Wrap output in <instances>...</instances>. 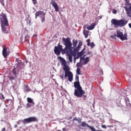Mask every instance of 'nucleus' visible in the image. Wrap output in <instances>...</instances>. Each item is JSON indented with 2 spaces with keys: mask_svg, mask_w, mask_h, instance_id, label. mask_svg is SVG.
I'll use <instances>...</instances> for the list:
<instances>
[{
  "mask_svg": "<svg viewBox=\"0 0 131 131\" xmlns=\"http://www.w3.org/2000/svg\"><path fill=\"white\" fill-rule=\"evenodd\" d=\"M32 2H33V4L34 5H36V4H37V1L36 0H32Z\"/></svg>",
  "mask_w": 131,
  "mask_h": 131,
  "instance_id": "33",
  "label": "nucleus"
},
{
  "mask_svg": "<svg viewBox=\"0 0 131 131\" xmlns=\"http://www.w3.org/2000/svg\"><path fill=\"white\" fill-rule=\"evenodd\" d=\"M98 18H99V19H101L102 18V16H99Z\"/></svg>",
  "mask_w": 131,
  "mask_h": 131,
  "instance_id": "45",
  "label": "nucleus"
},
{
  "mask_svg": "<svg viewBox=\"0 0 131 131\" xmlns=\"http://www.w3.org/2000/svg\"><path fill=\"white\" fill-rule=\"evenodd\" d=\"M116 33V37L120 38L121 40H127V34L126 33L123 34V33L119 30H117Z\"/></svg>",
  "mask_w": 131,
  "mask_h": 131,
  "instance_id": "8",
  "label": "nucleus"
},
{
  "mask_svg": "<svg viewBox=\"0 0 131 131\" xmlns=\"http://www.w3.org/2000/svg\"><path fill=\"white\" fill-rule=\"evenodd\" d=\"M87 46H88V47H90V46H91V43L89 42H88V43H87Z\"/></svg>",
  "mask_w": 131,
  "mask_h": 131,
  "instance_id": "39",
  "label": "nucleus"
},
{
  "mask_svg": "<svg viewBox=\"0 0 131 131\" xmlns=\"http://www.w3.org/2000/svg\"><path fill=\"white\" fill-rule=\"evenodd\" d=\"M62 41L66 47L64 50H66L67 52H68V51L71 52V51H72V49L71 48L72 47V43H71L70 38L68 37L66 39L65 38H62Z\"/></svg>",
  "mask_w": 131,
  "mask_h": 131,
  "instance_id": "7",
  "label": "nucleus"
},
{
  "mask_svg": "<svg viewBox=\"0 0 131 131\" xmlns=\"http://www.w3.org/2000/svg\"><path fill=\"white\" fill-rule=\"evenodd\" d=\"M82 65H83L82 62H80V60L79 62L77 63L76 66L77 67H78V68H79V67H80V68H82Z\"/></svg>",
  "mask_w": 131,
  "mask_h": 131,
  "instance_id": "22",
  "label": "nucleus"
},
{
  "mask_svg": "<svg viewBox=\"0 0 131 131\" xmlns=\"http://www.w3.org/2000/svg\"><path fill=\"white\" fill-rule=\"evenodd\" d=\"M37 121H38L37 118L35 117H30L24 119L23 120V123H24V124H27V123H30L31 122H37Z\"/></svg>",
  "mask_w": 131,
  "mask_h": 131,
  "instance_id": "9",
  "label": "nucleus"
},
{
  "mask_svg": "<svg viewBox=\"0 0 131 131\" xmlns=\"http://www.w3.org/2000/svg\"><path fill=\"white\" fill-rule=\"evenodd\" d=\"M14 127H15V128H16V127H18V126L17 125H15Z\"/></svg>",
  "mask_w": 131,
  "mask_h": 131,
  "instance_id": "44",
  "label": "nucleus"
},
{
  "mask_svg": "<svg viewBox=\"0 0 131 131\" xmlns=\"http://www.w3.org/2000/svg\"><path fill=\"white\" fill-rule=\"evenodd\" d=\"M95 43H94V42H91L90 46L91 49H93V48L95 47Z\"/></svg>",
  "mask_w": 131,
  "mask_h": 131,
  "instance_id": "29",
  "label": "nucleus"
},
{
  "mask_svg": "<svg viewBox=\"0 0 131 131\" xmlns=\"http://www.w3.org/2000/svg\"><path fill=\"white\" fill-rule=\"evenodd\" d=\"M80 69H79V68H77V74H78L79 75H80Z\"/></svg>",
  "mask_w": 131,
  "mask_h": 131,
  "instance_id": "28",
  "label": "nucleus"
},
{
  "mask_svg": "<svg viewBox=\"0 0 131 131\" xmlns=\"http://www.w3.org/2000/svg\"><path fill=\"white\" fill-rule=\"evenodd\" d=\"M80 62H82V65H86V64L90 62V57H86L84 58V57H81Z\"/></svg>",
  "mask_w": 131,
  "mask_h": 131,
  "instance_id": "11",
  "label": "nucleus"
},
{
  "mask_svg": "<svg viewBox=\"0 0 131 131\" xmlns=\"http://www.w3.org/2000/svg\"><path fill=\"white\" fill-rule=\"evenodd\" d=\"M128 26L130 28H131V24L130 23L128 24Z\"/></svg>",
  "mask_w": 131,
  "mask_h": 131,
  "instance_id": "41",
  "label": "nucleus"
},
{
  "mask_svg": "<svg viewBox=\"0 0 131 131\" xmlns=\"http://www.w3.org/2000/svg\"><path fill=\"white\" fill-rule=\"evenodd\" d=\"M29 37V36L27 35L25 37V41H28V42H29V40H28V38Z\"/></svg>",
  "mask_w": 131,
  "mask_h": 131,
  "instance_id": "27",
  "label": "nucleus"
},
{
  "mask_svg": "<svg viewBox=\"0 0 131 131\" xmlns=\"http://www.w3.org/2000/svg\"><path fill=\"white\" fill-rule=\"evenodd\" d=\"M21 69L20 64H17L14 67L11 72L8 75V78L10 80H15L17 79V76L19 75V72Z\"/></svg>",
  "mask_w": 131,
  "mask_h": 131,
  "instance_id": "4",
  "label": "nucleus"
},
{
  "mask_svg": "<svg viewBox=\"0 0 131 131\" xmlns=\"http://www.w3.org/2000/svg\"><path fill=\"white\" fill-rule=\"evenodd\" d=\"M75 121H77L78 123H80V122H81V118H77V117H74L73 119V123H74Z\"/></svg>",
  "mask_w": 131,
  "mask_h": 131,
  "instance_id": "16",
  "label": "nucleus"
},
{
  "mask_svg": "<svg viewBox=\"0 0 131 131\" xmlns=\"http://www.w3.org/2000/svg\"><path fill=\"white\" fill-rule=\"evenodd\" d=\"M116 34H115L114 35H111V38H116Z\"/></svg>",
  "mask_w": 131,
  "mask_h": 131,
  "instance_id": "32",
  "label": "nucleus"
},
{
  "mask_svg": "<svg viewBox=\"0 0 131 131\" xmlns=\"http://www.w3.org/2000/svg\"><path fill=\"white\" fill-rule=\"evenodd\" d=\"M60 77L62 79V80H64V72H63L62 74L60 75Z\"/></svg>",
  "mask_w": 131,
  "mask_h": 131,
  "instance_id": "31",
  "label": "nucleus"
},
{
  "mask_svg": "<svg viewBox=\"0 0 131 131\" xmlns=\"http://www.w3.org/2000/svg\"><path fill=\"white\" fill-rule=\"evenodd\" d=\"M127 20L123 19L118 20L117 19H113L111 20V23L115 27H123L127 24Z\"/></svg>",
  "mask_w": 131,
  "mask_h": 131,
  "instance_id": "5",
  "label": "nucleus"
},
{
  "mask_svg": "<svg viewBox=\"0 0 131 131\" xmlns=\"http://www.w3.org/2000/svg\"><path fill=\"white\" fill-rule=\"evenodd\" d=\"M62 130H63V131L65 130V128H63Z\"/></svg>",
  "mask_w": 131,
  "mask_h": 131,
  "instance_id": "46",
  "label": "nucleus"
},
{
  "mask_svg": "<svg viewBox=\"0 0 131 131\" xmlns=\"http://www.w3.org/2000/svg\"><path fill=\"white\" fill-rule=\"evenodd\" d=\"M35 19H37V17H39V16H40V18L41 19V21L42 23H43V22H45V18H46V14L43 11H37L35 13Z\"/></svg>",
  "mask_w": 131,
  "mask_h": 131,
  "instance_id": "10",
  "label": "nucleus"
},
{
  "mask_svg": "<svg viewBox=\"0 0 131 131\" xmlns=\"http://www.w3.org/2000/svg\"><path fill=\"white\" fill-rule=\"evenodd\" d=\"M97 26V22L95 21L93 24H92L90 26L87 27V29L88 30H93Z\"/></svg>",
  "mask_w": 131,
  "mask_h": 131,
  "instance_id": "14",
  "label": "nucleus"
},
{
  "mask_svg": "<svg viewBox=\"0 0 131 131\" xmlns=\"http://www.w3.org/2000/svg\"><path fill=\"white\" fill-rule=\"evenodd\" d=\"M31 106H32V104H31L29 102L27 103L26 105V108H30Z\"/></svg>",
  "mask_w": 131,
  "mask_h": 131,
  "instance_id": "25",
  "label": "nucleus"
},
{
  "mask_svg": "<svg viewBox=\"0 0 131 131\" xmlns=\"http://www.w3.org/2000/svg\"><path fill=\"white\" fill-rule=\"evenodd\" d=\"M90 32V31L86 30H84L83 31V33L84 35V37L85 38H88V37H89V33Z\"/></svg>",
  "mask_w": 131,
  "mask_h": 131,
  "instance_id": "17",
  "label": "nucleus"
},
{
  "mask_svg": "<svg viewBox=\"0 0 131 131\" xmlns=\"http://www.w3.org/2000/svg\"><path fill=\"white\" fill-rule=\"evenodd\" d=\"M78 42L77 41V40L74 39L73 40V46L74 48H75V47H76V46H77Z\"/></svg>",
  "mask_w": 131,
  "mask_h": 131,
  "instance_id": "21",
  "label": "nucleus"
},
{
  "mask_svg": "<svg viewBox=\"0 0 131 131\" xmlns=\"http://www.w3.org/2000/svg\"><path fill=\"white\" fill-rule=\"evenodd\" d=\"M54 53L57 56H60L61 55V53L62 54V55H64V54H66L67 53V51L65 50V49H63V46L59 43L57 45V46H55L54 47Z\"/></svg>",
  "mask_w": 131,
  "mask_h": 131,
  "instance_id": "6",
  "label": "nucleus"
},
{
  "mask_svg": "<svg viewBox=\"0 0 131 131\" xmlns=\"http://www.w3.org/2000/svg\"><path fill=\"white\" fill-rule=\"evenodd\" d=\"M6 98L5 97V96L3 95V94H0V99H1L2 101H5Z\"/></svg>",
  "mask_w": 131,
  "mask_h": 131,
  "instance_id": "23",
  "label": "nucleus"
},
{
  "mask_svg": "<svg viewBox=\"0 0 131 131\" xmlns=\"http://www.w3.org/2000/svg\"><path fill=\"white\" fill-rule=\"evenodd\" d=\"M5 103H6V104H8V103H10L9 105H11V104H12V101L11 99H7L5 101Z\"/></svg>",
  "mask_w": 131,
  "mask_h": 131,
  "instance_id": "24",
  "label": "nucleus"
},
{
  "mask_svg": "<svg viewBox=\"0 0 131 131\" xmlns=\"http://www.w3.org/2000/svg\"><path fill=\"white\" fill-rule=\"evenodd\" d=\"M0 2L2 6H5V1L4 0H0Z\"/></svg>",
  "mask_w": 131,
  "mask_h": 131,
  "instance_id": "34",
  "label": "nucleus"
},
{
  "mask_svg": "<svg viewBox=\"0 0 131 131\" xmlns=\"http://www.w3.org/2000/svg\"><path fill=\"white\" fill-rule=\"evenodd\" d=\"M27 100V102L30 104H32V105H34V104H35V103H34V102L32 100V99H31V98L30 97H28Z\"/></svg>",
  "mask_w": 131,
  "mask_h": 131,
  "instance_id": "18",
  "label": "nucleus"
},
{
  "mask_svg": "<svg viewBox=\"0 0 131 131\" xmlns=\"http://www.w3.org/2000/svg\"><path fill=\"white\" fill-rule=\"evenodd\" d=\"M81 46H82V42H79V45L77 46V48L75 49L74 51H75L76 52H78V51H79V48H80V47H81Z\"/></svg>",
  "mask_w": 131,
  "mask_h": 131,
  "instance_id": "19",
  "label": "nucleus"
},
{
  "mask_svg": "<svg viewBox=\"0 0 131 131\" xmlns=\"http://www.w3.org/2000/svg\"><path fill=\"white\" fill-rule=\"evenodd\" d=\"M80 57V56L78 55L76 57V58H75V59H79Z\"/></svg>",
  "mask_w": 131,
  "mask_h": 131,
  "instance_id": "40",
  "label": "nucleus"
},
{
  "mask_svg": "<svg viewBox=\"0 0 131 131\" xmlns=\"http://www.w3.org/2000/svg\"><path fill=\"white\" fill-rule=\"evenodd\" d=\"M0 23L3 32L4 33H8V29L9 28V21L7 15L5 13H2L0 15Z\"/></svg>",
  "mask_w": 131,
  "mask_h": 131,
  "instance_id": "3",
  "label": "nucleus"
},
{
  "mask_svg": "<svg viewBox=\"0 0 131 131\" xmlns=\"http://www.w3.org/2000/svg\"><path fill=\"white\" fill-rule=\"evenodd\" d=\"M78 55L80 57H81V56H82V53L79 52V53H78Z\"/></svg>",
  "mask_w": 131,
  "mask_h": 131,
  "instance_id": "35",
  "label": "nucleus"
},
{
  "mask_svg": "<svg viewBox=\"0 0 131 131\" xmlns=\"http://www.w3.org/2000/svg\"><path fill=\"white\" fill-rule=\"evenodd\" d=\"M2 54L4 58H7L8 56H9V53H8V50L7 49V47H6V45H4L3 47Z\"/></svg>",
  "mask_w": 131,
  "mask_h": 131,
  "instance_id": "13",
  "label": "nucleus"
},
{
  "mask_svg": "<svg viewBox=\"0 0 131 131\" xmlns=\"http://www.w3.org/2000/svg\"><path fill=\"white\" fill-rule=\"evenodd\" d=\"M75 79L76 81L74 83V86L75 88L74 95L77 98H81V97L85 94V92L82 90V88L80 86V83H79V76L77 75Z\"/></svg>",
  "mask_w": 131,
  "mask_h": 131,
  "instance_id": "2",
  "label": "nucleus"
},
{
  "mask_svg": "<svg viewBox=\"0 0 131 131\" xmlns=\"http://www.w3.org/2000/svg\"><path fill=\"white\" fill-rule=\"evenodd\" d=\"M72 53V50H71V51H68V52H66V54H67L69 57V60L71 63H72V62H73V60H72V56L71 55Z\"/></svg>",
  "mask_w": 131,
  "mask_h": 131,
  "instance_id": "15",
  "label": "nucleus"
},
{
  "mask_svg": "<svg viewBox=\"0 0 131 131\" xmlns=\"http://www.w3.org/2000/svg\"><path fill=\"white\" fill-rule=\"evenodd\" d=\"M20 122H21V121H18L17 123V124H20Z\"/></svg>",
  "mask_w": 131,
  "mask_h": 131,
  "instance_id": "43",
  "label": "nucleus"
},
{
  "mask_svg": "<svg viewBox=\"0 0 131 131\" xmlns=\"http://www.w3.org/2000/svg\"><path fill=\"white\" fill-rule=\"evenodd\" d=\"M113 14H116L117 13V11L116 10H114L113 12Z\"/></svg>",
  "mask_w": 131,
  "mask_h": 131,
  "instance_id": "37",
  "label": "nucleus"
},
{
  "mask_svg": "<svg viewBox=\"0 0 131 131\" xmlns=\"http://www.w3.org/2000/svg\"><path fill=\"white\" fill-rule=\"evenodd\" d=\"M76 61V59L75 58V57L74 58V64H75V62Z\"/></svg>",
  "mask_w": 131,
  "mask_h": 131,
  "instance_id": "38",
  "label": "nucleus"
},
{
  "mask_svg": "<svg viewBox=\"0 0 131 131\" xmlns=\"http://www.w3.org/2000/svg\"><path fill=\"white\" fill-rule=\"evenodd\" d=\"M101 127H102V128H107V127H106V125H102L101 126Z\"/></svg>",
  "mask_w": 131,
  "mask_h": 131,
  "instance_id": "36",
  "label": "nucleus"
},
{
  "mask_svg": "<svg viewBox=\"0 0 131 131\" xmlns=\"http://www.w3.org/2000/svg\"><path fill=\"white\" fill-rule=\"evenodd\" d=\"M88 43L90 42V39H88L86 41Z\"/></svg>",
  "mask_w": 131,
  "mask_h": 131,
  "instance_id": "42",
  "label": "nucleus"
},
{
  "mask_svg": "<svg viewBox=\"0 0 131 131\" xmlns=\"http://www.w3.org/2000/svg\"><path fill=\"white\" fill-rule=\"evenodd\" d=\"M59 60L60 61L61 65H63V70L64 71V77H69L68 80L70 82L73 80V74L70 71V68L67 66L66 60L61 56L58 57Z\"/></svg>",
  "mask_w": 131,
  "mask_h": 131,
  "instance_id": "1",
  "label": "nucleus"
},
{
  "mask_svg": "<svg viewBox=\"0 0 131 131\" xmlns=\"http://www.w3.org/2000/svg\"><path fill=\"white\" fill-rule=\"evenodd\" d=\"M90 125L86 123H85V122L84 121H83V122H81V126L82 127H89Z\"/></svg>",
  "mask_w": 131,
  "mask_h": 131,
  "instance_id": "20",
  "label": "nucleus"
},
{
  "mask_svg": "<svg viewBox=\"0 0 131 131\" xmlns=\"http://www.w3.org/2000/svg\"><path fill=\"white\" fill-rule=\"evenodd\" d=\"M71 55L72 56H73L74 57H75L76 56V53L73 52V51H72V53H71Z\"/></svg>",
  "mask_w": 131,
  "mask_h": 131,
  "instance_id": "30",
  "label": "nucleus"
},
{
  "mask_svg": "<svg viewBox=\"0 0 131 131\" xmlns=\"http://www.w3.org/2000/svg\"><path fill=\"white\" fill-rule=\"evenodd\" d=\"M51 5L54 8L55 12H59V6L55 0H51Z\"/></svg>",
  "mask_w": 131,
  "mask_h": 131,
  "instance_id": "12",
  "label": "nucleus"
},
{
  "mask_svg": "<svg viewBox=\"0 0 131 131\" xmlns=\"http://www.w3.org/2000/svg\"><path fill=\"white\" fill-rule=\"evenodd\" d=\"M125 2V6H129V1L128 0H124Z\"/></svg>",
  "mask_w": 131,
  "mask_h": 131,
  "instance_id": "26",
  "label": "nucleus"
}]
</instances>
